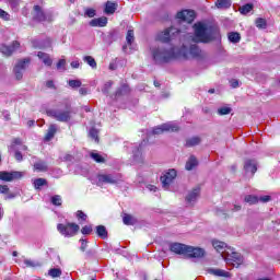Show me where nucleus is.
Here are the masks:
<instances>
[{
    "label": "nucleus",
    "mask_w": 280,
    "mask_h": 280,
    "mask_svg": "<svg viewBox=\"0 0 280 280\" xmlns=\"http://www.w3.org/2000/svg\"><path fill=\"white\" fill-rule=\"evenodd\" d=\"M152 56L155 65H167L172 60H189V58L205 60L206 57L205 51L196 44L190 45L189 48L185 45L179 48L173 46L170 49L158 47L152 50Z\"/></svg>",
    "instance_id": "f257e3e1"
},
{
    "label": "nucleus",
    "mask_w": 280,
    "mask_h": 280,
    "mask_svg": "<svg viewBox=\"0 0 280 280\" xmlns=\"http://www.w3.org/2000/svg\"><path fill=\"white\" fill-rule=\"evenodd\" d=\"M168 248L174 255H183V257H187V259H202L206 255L203 248L185 245L183 243H171Z\"/></svg>",
    "instance_id": "f03ea898"
},
{
    "label": "nucleus",
    "mask_w": 280,
    "mask_h": 280,
    "mask_svg": "<svg viewBox=\"0 0 280 280\" xmlns=\"http://www.w3.org/2000/svg\"><path fill=\"white\" fill-rule=\"evenodd\" d=\"M48 117H52L56 121H60L61 124H67L71 121V115H73V108L71 104H66L63 109H49L46 112Z\"/></svg>",
    "instance_id": "7ed1b4c3"
},
{
    "label": "nucleus",
    "mask_w": 280,
    "mask_h": 280,
    "mask_svg": "<svg viewBox=\"0 0 280 280\" xmlns=\"http://www.w3.org/2000/svg\"><path fill=\"white\" fill-rule=\"evenodd\" d=\"M195 27V43H211L213 40V36L210 35L209 28L206 24L199 22L194 24Z\"/></svg>",
    "instance_id": "20e7f679"
},
{
    "label": "nucleus",
    "mask_w": 280,
    "mask_h": 280,
    "mask_svg": "<svg viewBox=\"0 0 280 280\" xmlns=\"http://www.w3.org/2000/svg\"><path fill=\"white\" fill-rule=\"evenodd\" d=\"M57 231L60 235H63V237H74V235H78V232L80 231V225H78V223H58Z\"/></svg>",
    "instance_id": "39448f33"
},
{
    "label": "nucleus",
    "mask_w": 280,
    "mask_h": 280,
    "mask_svg": "<svg viewBox=\"0 0 280 280\" xmlns=\"http://www.w3.org/2000/svg\"><path fill=\"white\" fill-rule=\"evenodd\" d=\"M25 176V172L21 171H0V180L3 183H12L14 180H21Z\"/></svg>",
    "instance_id": "423d86ee"
},
{
    "label": "nucleus",
    "mask_w": 280,
    "mask_h": 280,
    "mask_svg": "<svg viewBox=\"0 0 280 280\" xmlns=\"http://www.w3.org/2000/svg\"><path fill=\"white\" fill-rule=\"evenodd\" d=\"M16 49H21V43L19 40H13L11 45H0V52L3 54L5 58H10V56H12Z\"/></svg>",
    "instance_id": "0eeeda50"
},
{
    "label": "nucleus",
    "mask_w": 280,
    "mask_h": 280,
    "mask_svg": "<svg viewBox=\"0 0 280 280\" xmlns=\"http://www.w3.org/2000/svg\"><path fill=\"white\" fill-rule=\"evenodd\" d=\"M176 176H177L176 170L174 168L168 170V172H166L163 176L160 177L162 187L164 189H168L170 185L174 183V178H176Z\"/></svg>",
    "instance_id": "6e6552de"
},
{
    "label": "nucleus",
    "mask_w": 280,
    "mask_h": 280,
    "mask_svg": "<svg viewBox=\"0 0 280 280\" xmlns=\"http://www.w3.org/2000/svg\"><path fill=\"white\" fill-rule=\"evenodd\" d=\"M176 19L184 21L185 23H191L196 21V11L194 10H182L176 14Z\"/></svg>",
    "instance_id": "1a4fd4ad"
},
{
    "label": "nucleus",
    "mask_w": 280,
    "mask_h": 280,
    "mask_svg": "<svg viewBox=\"0 0 280 280\" xmlns=\"http://www.w3.org/2000/svg\"><path fill=\"white\" fill-rule=\"evenodd\" d=\"M155 39L160 43H172V40H174V35H172V27L165 28L164 31L158 33Z\"/></svg>",
    "instance_id": "9d476101"
},
{
    "label": "nucleus",
    "mask_w": 280,
    "mask_h": 280,
    "mask_svg": "<svg viewBox=\"0 0 280 280\" xmlns=\"http://www.w3.org/2000/svg\"><path fill=\"white\" fill-rule=\"evenodd\" d=\"M34 15L33 21H37V23H43L47 21V15L45 14V11H43V8L38 4L33 7Z\"/></svg>",
    "instance_id": "9b49d317"
},
{
    "label": "nucleus",
    "mask_w": 280,
    "mask_h": 280,
    "mask_svg": "<svg viewBox=\"0 0 280 280\" xmlns=\"http://www.w3.org/2000/svg\"><path fill=\"white\" fill-rule=\"evenodd\" d=\"M243 170L248 174V172H250V174L253 176H255V174H257V162H255V160H246L244 162V166Z\"/></svg>",
    "instance_id": "f8f14e48"
},
{
    "label": "nucleus",
    "mask_w": 280,
    "mask_h": 280,
    "mask_svg": "<svg viewBox=\"0 0 280 280\" xmlns=\"http://www.w3.org/2000/svg\"><path fill=\"white\" fill-rule=\"evenodd\" d=\"M198 198H200V186L192 188L191 191L188 192V195L186 196V202H188V205H191V202H196Z\"/></svg>",
    "instance_id": "ddd939ff"
},
{
    "label": "nucleus",
    "mask_w": 280,
    "mask_h": 280,
    "mask_svg": "<svg viewBox=\"0 0 280 280\" xmlns=\"http://www.w3.org/2000/svg\"><path fill=\"white\" fill-rule=\"evenodd\" d=\"M108 25V18L102 16L90 21L91 27H106Z\"/></svg>",
    "instance_id": "4468645a"
},
{
    "label": "nucleus",
    "mask_w": 280,
    "mask_h": 280,
    "mask_svg": "<svg viewBox=\"0 0 280 280\" xmlns=\"http://www.w3.org/2000/svg\"><path fill=\"white\" fill-rule=\"evenodd\" d=\"M230 260L232 261L233 266L240 267L242 264H244V257H242V254L237 252H232L230 255Z\"/></svg>",
    "instance_id": "2eb2a0df"
},
{
    "label": "nucleus",
    "mask_w": 280,
    "mask_h": 280,
    "mask_svg": "<svg viewBox=\"0 0 280 280\" xmlns=\"http://www.w3.org/2000/svg\"><path fill=\"white\" fill-rule=\"evenodd\" d=\"M56 132H58V127H56V125H50L44 136V141H51V139L56 137Z\"/></svg>",
    "instance_id": "dca6fc26"
},
{
    "label": "nucleus",
    "mask_w": 280,
    "mask_h": 280,
    "mask_svg": "<svg viewBox=\"0 0 280 280\" xmlns=\"http://www.w3.org/2000/svg\"><path fill=\"white\" fill-rule=\"evenodd\" d=\"M100 183H105L107 185H116L117 179L110 174H103L98 176Z\"/></svg>",
    "instance_id": "f3484780"
},
{
    "label": "nucleus",
    "mask_w": 280,
    "mask_h": 280,
    "mask_svg": "<svg viewBox=\"0 0 280 280\" xmlns=\"http://www.w3.org/2000/svg\"><path fill=\"white\" fill-rule=\"evenodd\" d=\"M202 139L200 137L195 136L192 138L186 139L185 148H195V145H200Z\"/></svg>",
    "instance_id": "a211bd4d"
},
{
    "label": "nucleus",
    "mask_w": 280,
    "mask_h": 280,
    "mask_svg": "<svg viewBox=\"0 0 280 280\" xmlns=\"http://www.w3.org/2000/svg\"><path fill=\"white\" fill-rule=\"evenodd\" d=\"M118 4L117 2L107 1L105 3L104 12L105 14H113L114 12H117Z\"/></svg>",
    "instance_id": "6ab92c4d"
},
{
    "label": "nucleus",
    "mask_w": 280,
    "mask_h": 280,
    "mask_svg": "<svg viewBox=\"0 0 280 280\" xmlns=\"http://www.w3.org/2000/svg\"><path fill=\"white\" fill-rule=\"evenodd\" d=\"M30 62H32V59L24 58L18 60L16 65L14 66L16 69H20L21 71H25L27 67H30Z\"/></svg>",
    "instance_id": "aec40b11"
},
{
    "label": "nucleus",
    "mask_w": 280,
    "mask_h": 280,
    "mask_svg": "<svg viewBox=\"0 0 280 280\" xmlns=\"http://www.w3.org/2000/svg\"><path fill=\"white\" fill-rule=\"evenodd\" d=\"M33 170L34 172H47L48 170L47 162L45 161L35 162L33 165Z\"/></svg>",
    "instance_id": "412c9836"
},
{
    "label": "nucleus",
    "mask_w": 280,
    "mask_h": 280,
    "mask_svg": "<svg viewBox=\"0 0 280 280\" xmlns=\"http://www.w3.org/2000/svg\"><path fill=\"white\" fill-rule=\"evenodd\" d=\"M122 222L126 226H133V224H137V219L132 214L124 213Z\"/></svg>",
    "instance_id": "4be33fe9"
},
{
    "label": "nucleus",
    "mask_w": 280,
    "mask_h": 280,
    "mask_svg": "<svg viewBox=\"0 0 280 280\" xmlns=\"http://www.w3.org/2000/svg\"><path fill=\"white\" fill-rule=\"evenodd\" d=\"M96 235L101 237V240H107L108 238V230H106V226L104 225H97L96 226Z\"/></svg>",
    "instance_id": "5701e85b"
},
{
    "label": "nucleus",
    "mask_w": 280,
    "mask_h": 280,
    "mask_svg": "<svg viewBox=\"0 0 280 280\" xmlns=\"http://www.w3.org/2000/svg\"><path fill=\"white\" fill-rule=\"evenodd\" d=\"M228 38H229L230 43L237 45V43H240V40H242V35L238 32H230L228 34Z\"/></svg>",
    "instance_id": "b1692460"
},
{
    "label": "nucleus",
    "mask_w": 280,
    "mask_h": 280,
    "mask_svg": "<svg viewBox=\"0 0 280 280\" xmlns=\"http://www.w3.org/2000/svg\"><path fill=\"white\" fill-rule=\"evenodd\" d=\"M196 166H198V160L196 159V156L191 155L186 162L185 170L191 172V170H194V167Z\"/></svg>",
    "instance_id": "393cba45"
},
{
    "label": "nucleus",
    "mask_w": 280,
    "mask_h": 280,
    "mask_svg": "<svg viewBox=\"0 0 280 280\" xmlns=\"http://www.w3.org/2000/svg\"><path fill=\"white\" fill-rule=\"evenodd\" d=\"M130 93V86L128 84H122L115 93L116 97H121V95H128Z\"/></svg>",
    "instance_id": "a878e982"
},
{
    "label": "nucleus",
    "mask_w": 280,
    "mask_h": 280,
    "mask_svg": "<svg viewBox=\"0 0 280 280\" xmlns=\"http://www.w3.org/2000/svg\"><path fill=\"white\" fill-rule=\"evenodd\" d=\"M212 246L213 248L217 249V253H223L224 248H226V243L222 242V241H212Z\"/></svg>",
    "instance_id": "bb28decb"
},
{
    "label": "nucleus",
    "mask_w": 280,
    "mask_h": 280,
    "mask_svg": "<svg viewBox=\"0 0 280 280\" xmlns=\"http://www.w3.org/2000/svg\"><path fill=\"white\" fill-rule=\"evenodd\" d=\"M211 275H214V277H224L225 279H229L231 277V273L229 271L222 270V269H211Z\"/></svg>",
    "instance_id": "cd10ccee"
},
{
    "label": "nucleus",
    "mask_w": 280,
    "mask_h": 280,
    "mask_svg": "<svg viewBox=\"0 0 280 280\" xmlns=\"http://www.w3.org/2000/svg\"><path fill=\"white\" fill-rule=\"evenodd\" d=\"M163 130L165 132H178L180 130V127L176 124H163Z\"/></svg>",
    "instance_id": "c85d7f7f"
},
{
    "label": "nucleus",
    "mask_w": 280,
    "mask_h": 280,
    "mask_svg": "<svg viewBox=\"0 0 280 280\" xmlns=\"http://www.w3.org/2000/svg\"><path fill=\"white\" fill-rule=\"evenodd\" d=\"M215 5H217V8H222L224 10H229V8H231V5H232V2H231V0H218L215 2Z\"/></svg>",
    "instance_id": "c756f323"
},
{
    "label": "nucleus",
    "mask_w": 280,
    "mask_h": 280,
    "mask_svg": "<svg viewBox=\"0 0 280 280\" xmlns=\"http://www.w3.org/2000/svg\"><path fill=\"white\" fill-rule=\"evenodd\" d=\"M83 61L86 62L92 69H97V61L92 56L83 57Z\"/></svg>",
    "instance_id": "7c9ffc66"
},
{
    "label": "nucleus",
    "mask_w": 280,
    "mask_h": 280,
    "mask_svg": "<svg viewBox=\"0 0 280 280\" xmlns=\"http://www.w3.org/2000/svg\"><path fill=\"white\" fill-rule=\"evenodd\" d=\"M90 158L95 161V163H106V158L102 156L100 153L91 152Z\"/></svg>",
    "instance_id": "2f4dec72"
},
{
    "label": "nucleus",
    "mask_w": 280,
    "mask_h": 280,
    "mask_svg": "<svg viewBox=\"0 0 280 280\" xmlns=\"http://www.w3.org/2000/svg\"><path fill=\"white\" fill-rule=\"evenodd\" d=\"M253 8H255L253 3H246L238 9V12H241V14H248L249 12H253Z\"/></svg>",
    "instance_id": "473e14b6"
},
{
    "label": "nucleus",
    "mask_w": 280,
    "mask_h": 280,
    "mask_svg": "<svg viewBox=\"0 0 280 280\" xmlns=\"http://www.w3.org/2000/svg\"><path fill=\"white\" fill-rule=\"evenodd\" d=\"M255 25L256 27H258V30H266V27H268V23L264 18H257L255 21Z\"/></svg>",
    "instance_id": "72a5a7b5"
},
{
    "label": "nucleus",
    "mask_w": 280,
    "mask_h": 280,
    "mask_svg": "<svg viewBox=\"0 0 280 280\" xmlns=\"http://www.w3.org/2000/svg\"><path fill=\"white\" fill-rule=\"evenodd\" d=\"M35 189H40V187L47 186V179L36 178L33 183Z\"/></svg>",
    "instance_id": "f704fd0d"
},
{
    "label": "nucleus",
    "mask_w": 280,
    "mask_h": 280,
    "mask_svg": "<svg viewBox=\"0 0 280 280\" xmlns=\"http://www.w3.org/2000/svg\"><path fill=\"white\" fill-rule=\"evenodd\" d=\"M244 200L247 202V205H257V202H259V198L254 195L245 196Z\"/></svg>",
    "instance_id": "c9c22d12"
},
{
    "label": "nucleus",
    "mask_w": 280,
    "mask_h": 280,
    "mask_svg": "<svg viewBox=\"0 0 280 280\" xmlns=\"http://www.w3.org/2000/svg\"><path fill=\"white\" fill-rule=\"evenodd\" d=\"M89 137H91V139H94L96 143H100V131L97 129L91 128Z\"/></svg>",
    "instance_id": "e433bc0d"
},
{
    "label": "nucleus",
    "mask_w": 280,
    "mask_h": 280,
    "mask_svg": "<svg viewBox=\"0 0 280 280\" xmlns=\"http://www.w3.org/2000/svg\"><path fill=\"white\" fill-rule=\"evenodd\" d=\"M50 202L55 207H62V197H60V195H55L50 198Z\"/></svg>",
    "instance_id": "4c0bfd02"
},
{
    "label": "nucleus",
    "mask_w": 280,
    "mask_h": 280,
    "mask_svg": "<svg viewBox=\"0 0 280 280\" xmlns=\"http://www.w3.org/2000/svg\"><path fill=\"white\" fill-rule=\"evenodd\" d=\"M48 275H50V276L52 277V279H56V278L62 276V270H60V269H58V268H51V269L48 271Z\"/></svg>",
    "instance_id": "58836bf2"
},
{
    "label": "nucleus",
    "mask_w": 280,
    "mask_h": 280,
    "mask_svg": "<svg viewBox=\"0 0 280 280\" xmlns=\"http://www.w3.org/2000/svg\"><path fill=\"white\" fill-rule=\"evenodd\" d=\"M126 40L128 45H132L135 43V31L129 30L126 35Z\"/></svg>",
    "instance_id": "ea45409f"
},
{
    "label": "nucleus",
    "mask_w": 280,
    "mask_h": 280,
    "mask_svg": "<svg viewBox=\"0 0 280 280\" xmlns=\"http://www.w3.org/2000/svg\"><path fill=\"white\" fill-rule=\"evenodd\" d=\"M110 89H113V81H107L103 89H102V92L105 94V95H108V93H110Z\"/></svg>",
    "instance_id": "a19ab883"
},
{
    "label": "nucleus",
    "mask_w": 280,
    "mask_h": 280,
    "mask_svg": "<svg viewBox=\"0 0 280 280\" xmlns=\"http://www.w3.org/2000/svg\"><path fill=\"white\" fill-rule=\"evenodd\" d=\"M68 84L71 89H80V86H82V81H80V80H70V81H68Z\"/></svg>",
    "instance_id": "79ce46f5"
},
{
    "label": "nucleus",
    "mask_w": 280,
    "mask_h": 280,
    "mask_svg": "<svg viewBox=\"0 0 280 280\" xmlns=\"http://www.w3.org/2000/svg\"><path fill=\"white\" fill-rule=\"evenodd\" d=\"M13 73L15 75V80L21 81L23 80V70H20L19 68H13Z\"/></svg>",
    "instance_id": "37998d69"
},
{
    "label": "nucleus",
    "mask_w": 280,
    "mask_h": 280,
    "mask_svg": "<svg viewBox=\"0 0 280 280\" xmlns=\"http://www.w3.org/2000/svg\"><path fill=\"white\" fill-rule=\"evenodd\" d=\"M81 233H82V235H91V233H93V226L92 225H84L81 229Z\"/></svg>",
    "instance_id": "c03bdc74"
},
{
    "label": "nucleus",
    "mask_w": 280,
    "mask_h": 280,
    "mask_svg": "<svg viewBox=\"0 0 280 280\" xmlns=\"http://www.w3.org/2000/svg\"><path fill=\"white\" fill-rule=\"evenodd\" d=\"M231 107H220L218 109V114L221 115V116H224V115H231Z\"/></svg>",
    "instance_id": "a18cd8bd"
},
{
    "label": "nucleus",
    "mask_w": 280,
    "mask_h": 280,
    "mask_svg": "<svg viewBox=\"0 0 280 280\" xmlns=\"http://www.w3.org/2000/svg\"><path fill=\"white\" fill-rule=\"evenodd\" d=\"M86 214L82 210L77 211V219L81 220V222H86Z\"/></svg>",
    "instance_id": "49530a36"
},
{
    "label": "nucleus",
    "mask_w": 280,
    "mask_h": 280,
    "mask_svg": "<svg viewBox=\"0 0 280 280\" xmlns=\"http://www.w3.org/2000/svg\"><path fill=\"white\" fill-rule=\"evenodd\" d=\"M0 19H2V21H10V13L0 9Z\"/></svg>",
    "instance_id": "de8ad7c7"
},
{
    "label": "nucleus",
    "mask_w": 280,
    "mask_h": 280,
    "mask_svg": "<svg viewBox=\"0 0 280 280\" xmlns=\"http://www.w3.org/2000/svg\"><path fill=\"white\" fill-rule=\"evenodd\" d=\"M95 9L88 8L85 9V16L89 19H93L95 16Z\"/></svg>",
    "instance_id": "09e8293b"
},
{
    "label": "nucleus",
    "mask_w": 280,
    "mask_h": 280,
    "mask_svg": "<svg viewBox=\"0 0 280 280\" xmlns=\"http://www.w3.org/2000/svg\"><path fill=\"white\" fill-rule=\"evenodd\" d=\"M80 242H81L80 250H81L82 253H84V250H86V248L89 247V241H86V240H84V238H81Z\"/></svg>",
    "instance_id": "8fccbe9b"
},
{
    "label": "nucleus",
    "mask_w": 280,
    "mask_h": 280,
    "mask_svg": "<svg viewBox=\"0 0 280 280\" xmlns=\"http://www.w3.org/2000/svg\"><path fill=\"white\" fill-rule=\"evenodd\" d=\"M163 132H165V129H163V125L160 126V127H155V128H153V130H152V133H153V135H163Z\"/></svg>",
    "instance_id": "3c124183"
},
{
    "label": "nucleus",
    "mask_w": 280,
    "mask_h": 280,
    "mask_svg": "<svg viewBox=\"0 0 280 280\" xmlns=\"http://www.w3.org/2000/svg\"><path fill=\"white\" fill-rule=\"evenodd\" d=\"M44 65L46 67H51V65H54V60H51V57H46L44 60H43Z\"/></svg>",
    "instance_id": "603ef678"
},
{
    "label": "nucleus",
    "mask_w": 280,
    "mask_h": 280,
    "mask_svg": "<svg viewBox=\"0 0 280 280\" xmlns=\"http://www.w3.org/2000/svg\"><path fill=\"white\" fill-rule=\"evenodd\" d=\"M46 88L56 91V84L54 83V80L46 81Z\"/></svg>",
    "instance_id": "864d4df0"
},
{
    "label": "nucleus",
    "mask_w": 280,
    "mask_h": 280,
    "mask_svg": "<svg viewBox=\"0 0 280 280\" xmlns=\"http://www.w3.org/2000/svg\"><path fill=\"white\" fill-rule=\"evenodd\" d=\"M24 264L26 266V268H35L36 264H34V261H32L31 259H25Z\"/></svg>",
    "instance_id": "5fc2aeb1"
},
{
    "label": "nucleus",
    "mask_w": 280,
    "mask_h": 280,
    "mask_svg": "<svg viewBox=\"0 0 280 280\" xmlns=\"http://www.w3.org/2000/svg\"><path fill=\"white\" fill-rule=\"evenodd\" d=\"M37 57L39 58V60H43L44 62L45 58H48L49 55L47 52L38 51Z\"/></svg>",
    "instance_id": "6e6d98bb"
},
{
    "label": "nucleus",
    "mask_w": 280,
    "mask_h": 280,
    "mask_svg": "<svg viewBox=\"0 0 280 280\" xmlns=\"http://www.w3.org/2000/svg\"><path fill=\"white\" fill-rule=\"evenodd\" d=\"M10 191V187L8 185H0V194H8Z\"/></svg>",
    "instance_id": "4d7b16f0"
},
{
    "label": "nucleus",
    "mask_w": 280,
    "mask_h": 280,
    "mask_svg": "<svg viewBox=\"0 0 280 280\" xmlns=\"http://www.w3.org/2000/svg\"><path fill=\"white\" fill-rule=\"evenodd\" d=\"M15 160H18L19 163H21V161H23V153H21V151H15Z\"/></svg>",
    "instance_id": "13d9d810"
},
{
    "label": "nucleus",
    "mask_w": 280,
    "mask_h": 280,
    "mask_svg": "<svg viewBox=\"0 0 280 280\" xmlns=\"http://www.w3.org/2000/svg\"><path fill=\"white\" fill-rule=\"evenodd\" d=\"M260 202H270L272 200V197L270 195H266L259 198Z\"/></svg>",
    "instance_id": "bf43d9fd"
},
{
    "label": "nucleus",
    "mask_w": 280,
    "mask_h": 280,
    "mask_svg": "<svg viewBox=\"0 0 280 280\" xmlns=\"http://www.w3.org/2000/svg\"><path fill=\"white\" fill-rule=\"evenodd\" d=\"M66 65H67V60L60 59V60L57 62V69H62V67H66Z\"/></svg>",
    "instance_id": "052dcab7"
},
{
    "label": "nucleus",
    "mask_w": 280,
    "mask_h": 280,
    "mask_svg": "<svg viewBox=\"0 0 280 280\" xmlns=\"http://www.w3.org/2000/svg\"><path fill=\"white\" fill-rule=\"evenodd\" d=\"M230 84H231L232 89H237V86H240V81H237L236 79H232L230 81Z\"/></svg>",
    "instance_id": "680f3d73"
},
{
    "label": "nucleus",
    "mask_w": 280,
    "mask_h": 280,
    "mask_svg": "<svg viewBox=\"0 0 280 280\" xmlns=\"http://www.w3.org/2000/svg\"><path fill=\"white\" fill-rule=\"evenodd\" d=\"M22 143L21 138H14L12 141V145H21Z\"/></svg>",
    "instance_id": "e2e57ef3"
},
{
    "label": "nucleus",
    "mask_w": 280,
    "mask_h": 280,
    "mask_svg": "<svg viewBox=\"0 0 280 280\" xmlns=\"http://www.w3.org/2000/svg\"><path fill=\"white\" fill-rule=\"evenodd\" d=\"M79 93H80V95H88L89 90H86V88H81V89H79Z\"/></svg>",
    "instance_id": "0e129e2a"
},
{
    "label": "nucleus",
    "mask_w": 280,
    "mask_h": 280,
    "mask_svg": "<svg viewBox=\"0 0 280 280\" xmlns=\"http://www.w3.org/2000/svg\"><path fill=\"white\" fill-rule=\"evenodd\" d=\"M72 69H80V62L79 61H72L71 63Z\"/></svg>",
    "instance_id": "69168bd1"
},
{
    "label": "nucleus",
    "mask_w": 280,
    "mask_h": 280,
    "mask_svg": "<svg viewBox=\"0 0 280 280\" xmlns=\"http://www.w3.org/2000/svg\"><path fill=\"white\" fill-rule=\"evenodd\" d=\"M145 143H148V140H143L140 144H139V148H137V151L138 152H141L143 150V145H145Z\"/></svg>",
    "instance_id": "338daca9"
},
{
    "label": "nucleus",
    "mask_w": 280,
    "mask_h": 280,
    "mask_svg": "<svg viewBox=\"0 0 280 280\" xmlns=\"http://www.w3.org/2000/svg\"><path fill=\"white\" fill-rule=\"evenodd\" d=\"M233 211H242V206H240V205H234Z\"/></svg>",
    "instance_id": "774afa93"
}]
</instances>
